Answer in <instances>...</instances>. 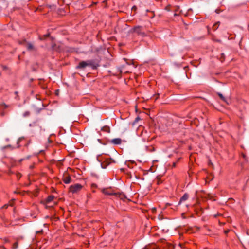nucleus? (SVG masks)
I'll list each match as a JSON object with an SVG mask.
<instances>
[{"label": "nucleus", "instance_id": "f257e3e1", "mask_svg": "<svg viewBox=\"0 0 249 249\" xmlns=\"http://www.w3.org/2000/svg\"><path fill=\"white\" fill-rule=\"evenodd\" d=\"M96 160L97 162L96 166L101 167L103 169L106 168L107 165L109 164V162H107V159L102 155H99L97 156Z\"/></svg>", "mask_w": 249, "mask_h": 249}, {"label": "nucleus", "instance_id": "f03ea898", "mask_svg": "<svg viewBox=\"0 0 249 249\" xmlns=\"http://www.w3.org/2000/svg\"><path fill=\"white\" fill-rule=\"evenodd\" d=\"M87 67H91L93 68L92 61L88 60L86 61H81L79 63L78 65L77 66L76 68L84 69Z\"/></svg>", "mask_w": 249, "mask_h": 249}, {"label": "nucleus", "instance_id": "7ed1b4c3", "mask_svg": "<svg viewBox=\"0 0 249 249\" xmlns=\"http://www.w3.org/2000/svg\"><path fill=\"white\" fill-rule=\"evenodd\" d=\"M82 187L83 186L82 185H81L80 184L77 183L71 185L70 187L69 190L71 193L73 194H75L80 192L81 190Z\"/></svg>", "mask_w": 249, "mask_h": 249}, {"label": "nucleus", "instance_id": "20e7f679", "mask_svg": "<svg viewBox=\"0 0 249 249\" xmlns=\"http://www.w3.org/2000/svg\"><path fill=\"white\" fill-rule=\"evenodd\" d=\"M143 28L142 26H136L133 28V32L142 36H145L144 32L142 31Z\"/></svg>", "mask_w": 249, "mask_h": 249}, {"label": "nucleus", "instance_id": "39448f33", "mask_svg": "<svg viewBox=\"0 0 249 249\" xmlns=\"http://www.w3.org/2000/svg\"><path fill=\"white\" fill-rule=\"evenodd\" d=\"M62 180L65 183L69 184L71 182V178L69 175L66 174L63 175Z\"/></svg>", "mask_w": 249, "mask_h": 249}, {"label": "nucleus", "instance_id": "423d86ee", "mask_svg": "<svg viewBox=\"0 0 249 249\" xmlns=\"http://www.w3.org/2000/svg\"><path fill=\"white\" fill-rule=\"evenodd\" d=\"M103 193L107 195H116V193L109 189H104L102 191Z\"/></svg>", "mask_w": 249, "mask_h": 249}, {"label": "nucleus", "instance_id": "0eeeda50", "mask_svg": "<svg viewBox=\"0 0 249 249\" xmlns=\"http://www.w3.org/2000/svg\"><path fill=\"white\" fill-rule=\"evenodd\" d=\"M189 197L188 195L187 194H184L183 196L180 198L179 204H180L181 202L186 201Z\"/></svg>", "mask_w": 249, "mask_h": 249}, {"label": "nucleus", "instance_id": "6e6552de", "mask_svg": "<svg viewBox=\"0 0 249 249\" xmlns=\"http://www.w3.org/2000/svg\"><path fill=\"white\" fill-rule=\"evenodd\" d=\"M121 142L122 141L120 138H115L111 140V142L114 144H120Z\"/></svg>", "mask_w": 249, "mask_h": 249}, {"label": "nucleus", "instance_id": "1a4fd4ad", "mask_svg": "<svg viewBox=\"0 0 249 249\" xmlns=\"http://www.w3.org/2000/svg\"><path fill=\"white\" fill-rule=\"evenodd\" d=\"M54 197L53 196H52V195H51V196H49L46 199V202L47 203H50V202H51L52 201H53L54 199Z\"/></svg>", "mask_w": 249, "mask_h": 249}, {"label": "nucleus", "instance_id": "9d476101", "mask_svg": "<svg viewBox=\"0 0 249 249\" xmlns=\"http://www.w3.org/2000/svg\"><path fill=\"white\" fill-rule=\"evenodd\" d=\"M26 47L29 50H33L34 49V46L31 43H27Z\"/></svg>", "mask_w": 249, "mask_h": 249}, {"label": "nucleus", "instance_id": "9b49d317", "mask_svg": "<svg viewBox=\"0 0 249 249\" xmlns=\"http://www.w3.org/2000/svg\"><path fill=\"white\" fill-rule=\"evenodd\" d=\"M218 95L222 101L228 103L227 99L225 98L221 93H218Z\"/></svg>", "mask_w": 249, "mask_h": 249}, {"label": "nucleus", "instance_id": "f8f14e48", "mask_svg": "<svg viewBox=\"0 0 249 249\" xmlns=\"http://www.w3.org/2000/svg\"><path fill=\"white\" fill-rule=\"evenodd\" d=\"M101 129L102 130V131H104L105 132H107V133H109V128L107 126H103L101 128Z\"/></svg>", "mask_w": 249, "mask_h": 249}, {"label": "nucleus", "instance_id": "ddd939ff", "mask_svg": "<svg viewBox=\"0 0 249 249\" xmlns=\"http://www.w3.org/2000/svg\"><path fill=\"white\" fill-rule=\"evenodd\" d=\"M219 25V22H218L216 23H215V24L213 26V30H216L217 29V28H218V27Z\"/></svg>", "mask_w": 249, "mask_h": 249}, {"label": "nucleus", "instance_id": "4468645a", "mask_svg": "<svg viewBox=\"0 0 249 249\" xmlns=\"http://www.w3.org/2000/svg\"><path fill=\"white\" fill-rule=\"evenodd\" d=\"M18 247V242H15L14 243L13 245V248L14 249H17Z\"/></svg>", "mask_w": 249, "mask_h": 249}, {"label": "nucleus", "instance_id": "2eb2a0df", "mask_svg": "<svg viewBox=\"0 0 249 249\" xmlns=\"http://www.w3.org/2000/svg\"><path fill=\"white\" fill-rule=\"evenodd\" d=\"M30 114V112H29V111H26V112H25L24 113V114H23V116H24V117H27V116H29Z\"/></svg>", "mask_w": 249, "mask_h": 249}, {"label": "nucleus", "instance_id": "dca6fc26", "mask_svg": "<svg viewBox=\"0 0 249 249\" xmlns=\"http://www.w3.org/2000/svg\"><path fill=\"white\" fill-rule=\"evenodd\" d=\"M140 120V118L139 117H137L136 119H135V122H137L138 121V120Z\"/></svg>", "mask_w": 249, "mask_h": 249}, {"label": "nucleus", "instance_id": "f3484780", "mask_svg": "<svg viewBox=\"0 0 249 249\" xmlns=\"http://www.w3.org/2000/svg\"><path fill=\"white\" fill-rule=\"evenodd\" d=\"M8 207V205H5L4 206H3V208H7Z\"/></svg>", "mask_w": 249, "mask_h": 249}, {"label": "nucleus", "instance_id": "a211bd4d", "mask_svg": "<svg viewBox=\"0 0 249 249\" xmlns=\"http://www.w3.org/2000/svg\"><path fill=\"white\" fill-rule=\"evenodd\" d=\"M49 36V35L48 34V35H45V37H47V36Z\"/></svg>", "mask_w": 249, "mask_h": 249}, {"label": "nucleus", "instance_id": "6ab92c4d", "mask_svg": "<svg viewBox=\"0 0 249 249\" xmlns=\"http://www.w3.org/2000/svg\"><path fill=\"white\" fill-rule=\"evenodd\" d=\"M94 69H95V68L96 67V66H95V64H94Z\"/></svg>", "mask_w": 249, "mask_h": 249}]
</instances>
